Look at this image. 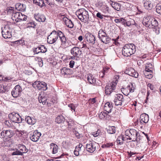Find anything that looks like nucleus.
<instances>
[{
	"label": "nucleus",
	"mask_w": 161,
	"mask_h": 161,
	"mask_svg": "<svg viewBox=\"0 0 161 161\" xmlns=\"http://www.w3.org/2000/svg\"><path fill=\"white\" fill-rule=\"evenodd\" d=\"M113 103L111 102H106L104 105V110L108 113H111L113 108Z\"/></svg>",
	"instance_id": "nucleus-21"
},
{
	"label": "nucleus",
	"mask_w": 161,
	"mask_h": 161,
	"mask_svg": "<svg viewBox=\"0 0 161 161\" xmlns=\"http://www.w3.org/2000/svg\"><path fill=\"white\" fill-rule=\"evenodd\" d=\"M100 9L103 12H106L108 11V7L105 5L103 4Z\"/></svg>",
	"instance_id": "nucleus-52"
},
{
	"label": "nucleus",
	"mask_w": 161,
	"mask_h": 161,
	"mask_svg": "<svg viewBox=\"0 0 161 161\" xmlns=\"http://www.w3.org/2000/svg\"><path fill=\"white\" fill-rule=\"evenodd\" d=\"M149 120V116L146 113L142 114L141 115L139 119H137L134 124L135 126H140V127L142 128L143 126L145 125L148 122Z\"/></svg>",
	"instance_id": "nucleus-2"
},
{
	"label": "nucleus",
	"mask_w": 161,
	"mask_h": 161,
	"mask_svg": "<svg viewBox=\"0 0 161 161\" xmlns=\"http://www.w3.org/2000/svg\"><path fill=\"white\" fill-rule=\"evenodd\" d=\"M17 147L18 150L23 153V154L24 153H27L28 151V150L26 148L25 146L22 144H18Z\"/></svg>",
	"instance_id": "nucleus-28"
},
{
	"label": "nucleus",
	"mask_w": 161,
	"mask_h": 161,
	"mask_svg": "<svg viewBox=\"0 0 161 161\" xmlns=\"http://www.w3.org/2000/svg\"><path fill=\"white\" fill-rule=\"evenodd\" d=\"M32 86L38 90L46 91L47 89V84L43 81H36L32 84Z\"/></svg>",
	"instance_id": "nucleus-5"
},
{
	"label": "nucleus",
	"mask_w": 161,
	"mask_h": 161,
	"mask_svg": "<svg viewBox=\"0 0 161 161\" xmlns=\"http://www.w3.org/2000/svg\"><path fill=\"white\" fill-rule=\"evenodd\" d=\"M133 68L132 67H129L128 68H127L126 70L125 71V73L127 74L128 75L130 76L131 74V72H132L133 71Z\"/></svg>",
	"instance_id": "nucleus-50"
},
{
	"label": "nucleus",
	"mask_w": 161,
	"mask_h": 161,
	"mask_svg": "<svg viewBox=\"0 0 161 161\" xmlns=\"http://www.w3.org/2000/svg\"><path fill=\"white\" fill-rule=\"evenodd\" d=\"M15 7V8L19 11L24 12L25 10L26 5L25 4L18 3L16 4Z\"/></svg>",
	"instance_id": "nucleus-26"
},
{
	"label": "nucleus",
	"mask_w": 161,
	"mask_h": 161,
	"mask_svg": "<svg viewBox=\"0 0 161 161\" xmlns=\"http://www.w3.org/2000/svg\"><path fill=\"white\" fill-rule=\"evenodd\" d=\"M98 147V145L96 143L90 142L86 145V151L90 153H93L96 150L97 147Z\"/></svg>",
	"instance_id": "nucleus-12"
},
{
	"label": "nucleus",
	"mask_w": 161,
	"mask_h": 161,
	"mask_svg": "<svg viewBox=\"0 0 161 161\" xmlns=\"http://www.w3.org/2000/svg\"><path fill=\"white\" fill-rule=\"evenodd\" d=\"M152 16L150 15L144 17L143 19L142 23L143 25L147 27L151 28L150 24L151 23V20Z\"/></svg>",
	"instance_id": "nucleus-17"
},
{
	"label": "nucleus",
	"mask_w": 161,
	"mask_h": 161,
	"mask_svg": "<svg viewBox=\"0 0 161 161\" xmlns=\"http://www.w3.org/2000/svg\"><path fill=\"white\" fill-rule=\"evenodd\" d=\"M109 3L112 7L114 9L118 11L120 10L121 6V4L112 0H110Z\"/></svg>",
	"instance_id": "nucleus-24"
},
{
	"label": "nucleus",
	"mask_w": 161,
	"mask_h": 161,
	"mask_svg": "<svg viewBox=\"0 0 161 161\" xmlns=\"http://www.w3.org/2000/svg\"><path fill=\"white\" fill-rule=\"evenodd\" d=\"M61 43V45L63 44H65L66 43L67 39L66 37L65 36H64L61 38H60Z\"/></svg>",
	"instance_id": "nucleus-58"
},
{
	"label": "nucleus",
	"mask_w": 161,
	"mask_h": 161,
	"mask_svg": "<svg viewBox=\"0 0 161 161\" xmlns=\"http://www.w3.org/2000/svg\"><path fill=\"white\" fill-rule=\"evenodd\" d=\"M111 71L109 67L108 66L103 67V69L100 72V77L102 78L105 77V75H107V74Z\"/></svg>",
	"instance_id": "nucleus-19"
},
{
	"label": "nucleus",
	"mask_w": 161,
	"mask_h": 161,
	"mask_svg": "<svg viewBox=\"0 0 161 161\" xmlns=\"http://www.w3.org/2000/svg\"><path fill=\"white\" fill-rule=\"evenodd\" d=\"M107 132L109 134H114L116 131V128L115 126H109L106 128Z\"/></svg>",
	"instance_id": "nucleus-34"
},
{
	"label": "nucleus",
	"mask_w": 161,
	"mask_h": 161,
	"mask_svg": "<svg viewBox=\"0 0 161 161\" xmlns=\"http://www.w3.org/2000/svg\"><path fill=\"white\" fill-rule=\"evenodd\" d=\"M116 85L112 81L110 83H107L105 87V92L106 95H109L114 91L116 89Z\"/></svg>",
	"instance_id": "nucleus-7"
},
{
	"label": "nucleus",
	"mask_w": 161,
	"mask_h": 161,
	"mask_svg": "<svg viewBox=\"0 0 161 161\" xmlns=\"http://www.w3.org/2000/svg\"><path fill=\"white\" fill-rule=\"evenodd\" d=\"M21 87L19 85L15 86L11 92L12 96L14 98H17L21 96L22 91Z\"/></svg>",
	"instance_id": "nucleus-8"
},
{
	"label": "nucleus",
	"mask_w": 161,
	"mask_h": 161,
	"mask_svg": "<svg viewBox=\"0 0 161 161\" xmlns=\"http://www.w3.org/2000/svg\"><path fill=\"white\" fill-rule=\"evenodd\" d=\"M34 55L38 54L39 53H45L47 51V48L45 46L40 45L37 47H34L32 49Z\"/></svg>",
	"instance_id": "nucleus-9"
},
{
	"label": "nucleus",
	"mask_w": 161,
	"mask_h": 161,
	"mask_svg": "<svg viewBox=\"0 0 161 161\" xmlns=\"http://www.w3.org/2000/svg\"><path fill=\"white\" fill-rule=\"evenodd\" d=\"M12 150L14 151V152L11 153V155L12 156L14 155H20V156H23V153H22L18 149V148H12Z\"/></svg>",
	"instance_id": "nucleus-38"
},
{
	"label": "nucleus",
	"mask_w": 161,
	"mask_h": 161,
	"mask_svg": "<svg viewBox=\"0 0 161 161\" xmlns=\"http://www.w3.org/2000/svg\"><path fill=\"white\" fill-rule=\"evenodd\" d=\"M57 34L58 35V37H59V38L65 36L64 34L63 33L62 31L60 30H58L57 31Z\"/></svg>",
	"instance_id": "nucleus-61"
},
{
	"label": "nucleus",
	"mask_w": 161,
	"mask_h": 161,
	"mask_svg": "<svg viewBox=\"0 0 161 161\" xmlns=\"http://www.w3.org/2000/svg\"><path fill=\"white\" fill-rule=\"evenodd\" d=\"M114 102L116 106L121 105L122 103L124 101L123 95L121 94H116L114 96Z\"/></svg>",
	"instance_id": "nucleus-11"
},
{
	"label": "nucleus",
	"mask_w": 161,
	"mask_h": 161,
	"mask_svg": "<svg viewBox=\"0 0 161 161\" xmlns=\"http://www.w3.org/2000/svg\"><path fill=\"white\" fill-rule=\"evenodd\" d=\"M121 91L125 95L127 96L129 95V93H128V89L127 88V87H124L123 86L121 89Z\"/></svg>",
	"instance_id": "nucleus-47"
},
{
	"label": "nucleus",
	"mask_w": 161,
	"mask_h": 161,
	"mask_svg": "<svg viewBox=\"0 0 161 161\" xmlns=\"http://www.w3.org/2000/svg\"><path fill=\"white\" fill-rule=\"evenodd\" d=\"M14 134L15 132L14 130H3L0 133V138L8 140L10 139Z\"/></svg>",
	"instance_id": "nucleus-4"
},
{
	"label": "nucleus",
	"mask_w": 161,
	"mask_h": 161,
	"mask_svg": "<svg viewBox=\"0 0 161 161\" xmlns=\"http://www.w3.org/2000/svg\"><path fill=\"white\" fill-rule=\"evenodd\" d=\"M66 119L64 116L62 114L58 115L55 119V122L58 124L64 123Z\"/></svg>",
	"instance_id": "nucleus-22"
},
{
	"label": "nucleus",
	"mask_w": 161,
	"mask_h": 161,
	"mask_svg": "<svg viewBox=\"0 0 161 161\" xmlns=\"http://www.w3.org/2000/svg\"><path fill=\"white\" fill-rule=\"evenodd\" d=\"M100 132L101 131L98 129L97 131L93 132L92 133V135H93L94 137H97L99 135Z\"/></svg>",
	"instance_id": "nucleus-64"
},
{
	"label": "nucleus",
	"mask_w": 161,
	"mask_h": 161,
	"mask_svg": "<svg viewBox=\"0 0 161 161\" xmlns=\"http://www.w3.org/2000/svg\"><path fill=\"white\" fill-rule=\"evenodd\" d=\"M70 52L73 56H74L77 58H79L82 53L81 50L77 47H75L71 48Z\"/></svg>",
	"instance_id": "nucleus-15"
},
{
	"label": "nucleus",
	"mask_w": 161,
	"mask_h": 161,
	"mask_svg": "<svg viewBox=\"0 0 161 161\" xmlns=\"http://www.w3.org/2000/svg\"><path fill=\"white\" fill-rule=\"evenodd\" d=\"M150 26L155 27L158 26V22L155 18L152 16Z\"/></svg>",
	"instance_id": "nucleus-39"
},
{
	"label": "nucleus",
	"mask_w": 161,
	"mask_h": 161,
	"mask_svg": "<svg viewBox=\"0 0 161 161\" xmlns=\"http://www.w3.org/2000/svg\"><path fill=\"white\" fill-rule=\"evenodd\" d=\"M37 25V23H36L35 21H32L31 22H30L27 24V28L31 27L33 28H36V27Z\"/></svg>",
	"instance_id": "nucleus-44"
},
{
	"label": "nucleus",
	"mask_w": 161,
	"mask_h": 161,
	"mask_svg": "<svg viewBox=\"0 0 161 161\" xmlns=\"http://www.w3.org/2000/svg\"><path fill=\"white\" fill-rule=\"evenodd\" d=\"M144 6L146 9L151 10L153 8V5L151 1L146 0L144 3Z\"/></svg>",
	"instance_id": "nucleus-30"
},
{
	"label": "nucleus",
	"mask_w": 161,
	"mask_h": 161,
	"mask_svg": "<svg viewBox=\"0 0 161 161\" xmlns=\"http://www.w3.org/2000/svg\"><path fill=\"white\" fill-rule=\"evenodd\" d=\"M34 16L36 20L39 22H44L46 19L45 16L43 14H34Z\"/></svg>",
	"instance_id": "nucleus-20"
},
{
	"label": "nucleus",
	"mask_w": 161,
	"mask_h": 161,
	"mask_svg": "<svg viewBox=\"0 0 161 161\" xmlns=\"http://www.w3.org/2000/svg\"><path fill=\"white\" fill-rule=\"evenodd\" d=\"M143 73L146 78L150 79L153 77V71L152 73L149 72L143 71Z\"/></svg>",
	"instance_id": "nucleus-41"
},
{
	"label": "nucleus",
	"mask_w": 161,
	"mask_h": 161,
	"mask_svg": "<svg viewBox=\"0 0 161 161\" xmlns=\"http://www.w3.org/2000/svg\"><path fill=\"white\" fill-rule=\"evenodd\" d=\"M76 14L79 19L82 22H87L89 20L88 12L84 8L78 10L76 12Z\"/></svg>",
	"instance_id": "nucleus-3"
},
{
	"label": "nucleus",
	"mask_w": 161,
	"mask_h": 161,
	"mask_svg": "<svg viewBox=\"0 0 161 161\" xmlns=\"http://www.w3.org/2000/svg\"><path fill=\"white\" fill-rule=\"evenodd\" d=\"M106 34H107L106 33V31L105 30H103L102 29L100 30L98 32V36H97L98 37H101V36L104 35H106Z\"/></svg>",
	"instance_id": "nucleus-51"
},
{
	"label": "nucleus",
	"mask_w": 161,
	"mask_h": 161,
	"mask_svg": "<svg viewBox=\"0 0 161 161\" xmlns=\"http://www.w3.org/2000/svg\"><path fill=\"white\" fill-rule=\"evenodd\" d=\"M6 143L7 146H10L12 144V141L11 139H9L8 140H6Z\"/></svg>",
	"instance_id": "nucleus-63"
},
{
	"label": "nucleus",
	"mask_w": 161,
	"mask_h": 161,
	"mask_svg": "<svg viewBox=\"0 0 161 161\" xmlns=\"http://www.w3.org/2000/svg\"><path fill=\"white\" fill-rule=\"evenodd\" d=\"M136 51V46L133 44H126L123 47L122 53L123 55L126 57L130 56L134 54Z\"/></svg>",
	"instance_id": "nucleus-1"
},
{
	"label": "nucleus",
	"mask_w": 161,
	"mask_h": 161,
	"mask_svg": "<svg viewBox=\"0 0 161 161\" xmlns=\"http://www.w3.org/2000/svg\"><path fill=\"white\" fill-rule=\"evenodd\" d=\"M95 40L96 38L94 36L89 32V37L87 42L93 44H94Z\"/></svg>",
	"instance_id": "nucleus-40"
},
{
	"label": "nucleus",
	"mask_w": 161,
	"mask_h": 161,
	"mask_svg": "<svg viewBox=\"0 0 161 161\" xmlns=\"http://www.w3.org/2000/svg\"><path fill=\"white\" fill-rule=\"evenodd\" d=\"M27 16L24 14H23L21 13L16 12L12 14V19H15L16 22H21L22 21H26Z\"/></svg>",
	"instance_id": "nucleus-6"
},
{
	"label": "nucleus",
	"mask_w": 161,
	"mask_h": 161,
	"mask_svg": "<svg viewBox=\"0 0 161 161\" xmlns=\"http://www.w3.org/2000/svg\"><path fill=\"white\" fill-rule=\"evenodd\" d=\"M98 38L102 42L105 44L109 43L111 40V38L107 34H106V35H104L101 36V37H98Z\"/></svg>",
	"instance_id": "nucleus-18"
},
{
	"label": "nucleus",
	"mask_w": 161,
	"mask_h": 161,
	"mask_svg": "<svg viewBox=\"0 0 161 161\" xmlns=\"http://www.w3.org/2000/svg\"><path fill=\"white\" fill-rule=\"evenodd\" d=\"M60 71L61 75L63 76H70L74 73V71L73 69L66 67L61 69Z\"/></svg>",
	"instance_id": "nucleus-14"
},
{
	"label": "nucleus",
	"mask_w": 161,
	"mask_h": 161,
	"mask_svg": "<svg viewBox=\"0 0 161 161\" xmlns=\"http://www.w3.org/2000/svg\"><path fill=\"white\" fill-rule=\"evenodd\" d=\"M50 35L53 38L55 39V41L56 42L58 38V35L57 34V31L55 30H53L52 32L50 33Z\"/></svg>",
	"instance_id": "nucleus-43"
},
{
	"label": "nucleus",
	"mask_w": 161,
	"mask_h": 161,
	"mask_svg": "<svg viewBox=\"0 0 161 161\" xmlns=\"http://www.w3.org/2000/svg\"><path fill=\"white\" fill-rule=\"evenodd\" d=\"M144 137L141 136L139 133V132L138 133V135L136 136V138H135L134 139L135 140H133L132 141H136L137 142L136 145H137L141 142H142V139Z\"/></svg>",
	"instance_id": "nucleus-36"
},
{
	"label": "nucleus",
	"mask_w": 161,
	"mask_h": 161,
	"mask_svg": "<svg viewBox=\"0 0 161 161\" xmlns=\"http://www.w3.org/2000/svg\"><path fill=\"white\" fill-rule=\"evenodd\" d=\"M156 9L157 13L161 14V4H157L156 6Z\"/></svg>",
	"instance_id": "nucleus-49"
},
{
	"label": "nucleus",
	"mask_w": 161,
	"mask_h": 161,
	"mask_svg": "<svg viewBox=\"0 0 161 161\" xmlns=\"http://www.w3.org/2000/svg\"><path fill=\"white\" fill-rule=\"evenodd\" d=\"M120 114L118 110H115L114 113L112 114V117H114L115 119H119L120 117Z\"/></svg>",
	"instance_id": "nucleus-48"
},
{
	"label": "nucleus",
	"mask_w": 161,
	"mask_h": 161,
	"mask_svg": "<svg viewBox=\"0 0 161 161\" xmlns=\"http://www.w3.org/2000/svg\"><path fill=\"white\" fill-rule=\"evenodd\" d=\"M152 28L153 29V31L155 32L156 34L158 35L159 33V28L158 26L155 27H152Z\"/></svg>",
	"instance_id": "nucleus-56"
},
{
	"label": "nucleus",
	"mask_w": 161,
	"mask_h": 161,
	"mask_svg": "<svg viewBox=\"0 0 161 161\" xmlns=\"http://www.w3.org/2000/svg\"><path fill=\"white\" fill-rule=\"evenodd\" d=\"M127 87L129 91V93L133 92L136 89V85L134 83H129Z\"/></svg>",
	"instance_id": "nucleus-33"
},
{
	"label": "nucleus",
	"mask_w": 161,
	"mask_h": 161,
	"mask_svg": "<svg viewBox=\"0 0 161 161\" xmlns=\"http://www.w3.org/2000/svg\"><path fill=\"white\" fill-rule=\"evenodd\" d=\"M25 121L29 125H34L36 122V120L29 116H25Z\"/></svg>",
	"instance_id": "nucleus-31"
},
{
	"label": "nucleus",
	"mask_w": 161,
	"mask_h": 161,
	"mask_svg": "<svg viewBox=\"0 0 161 161\" xmlns=\"http://www.w3.org/2000/svg\"><path fill=\"white\" fill-rule=\"evenodd\" d=\"M68 107L70 108V109L71 111H74L75 112L76 107L75 104L73 103H70L69 104H68Z\"/></svg>",
	"instance_id": "nucleus-57"
},
{
	"label": "nucleus",
	"mask_w": 161,
	"mask_h": 161,
	"mask_svg": "<svg viewBox=\"0 0 161 161\" xmlns=\"http://www.w3.org/2000/svg\"><path fill=\"white\" fill-rule=\"evenodd\" d=\"M41 135L42 134L40 132L36 130L30 134V138L32 141L36 142L38 140Z\"/></svg>",
	"instance_id": "nucleus-10"
},
{
	"label": "nucleus",
	"mask_w": 161,
	"mask_h": 161,
	"mask_svg": "<svg viewBox=\"0 0 161 161\" xmlns=\"http://www.w3.org/2000/svg\"><path fill=\"white\" fill-rule=\"evenodd\" d=\"M2 34L3 37L5 39L10 38L12 37V34L9 31V29L4 27L3 29H2Z\"/></svg>",
	"instance_id": "nucleus-16"
},
{
	"label": "nucleus",
	"mask_w": 161,
	"mask_h": 161,
	"mask_svg": "<svg viewBox=\"0 0 161 161\" xmlns=\"http://www.w3.org/2000/svg\"><path fill=\"white\" fill-rule=\"evenodd\" d=\"M116 142L117 146L121 145L124 143V135L121 134L117 138Z\"/></svg>",
	"instance_id": "nucleus-32"
},
{
	"label": "nucleus",
	"mask_w": 161,
	"mask_h": 161,
	"mask_svg": "<svg viewBox=\"0 0 161 161\" xmlns=\"http://www.w3.org/2000/svg\"><path fill=\"white\" fill-rule=\"evenodd\" d=\"M47 42L48 43L50 44H53L55 43V39H54V38H53L50 35V34L49 35L47 38Z\"/></svg>",
	"instance_id": "nucleus-46"
},
{
	"label": "nucleus",
	"mask_w": 161,
	"mask_h": 161,
	"mask_svg": "<svg viewBox=\"0 0 161 161\" xmlns=\"http://www.w3.org/2000/svg\"><path fill=\"white\" fill-rule=\"evenodd\" d=\"M131 74L130 76L134 77L135 78H137L138 76V73L134 69L132 72H131Z\"/></svg>",
	"instance_id": "nucleus-53"
},
{
	"label": "nucleus",
	"mask_w": 161,
	"mask_h": 161,
	"mask_svg": "<svg viewBox=\"0 0 161 161\" xmlns=\"http://www.w3.org/2000/svg\"><path fill=\"white\" fill-rule=\"evenodd\" d=\"M154 69V66L153 62L151 63H147L146 64L145 69L143 71L152 73Z\"/></svg>",
	"instance_id": "nucleus-23"
},
{
	"label": "nucleus",
	"mask_w": 161,
	"mask_h": 161,
	"mask_svg": "<svg viewBox=\"0 0 161 161\" xmlns=\"http://www.w3.org/2000/svg\"><path fill=\"white\" fill-rule=\"evenodd\" d=\"M87 79L90 84H94L96 82V79L93 75H90L87 77Z\"/></svg>",
	"instance_id": "nucleus-37"
},
{
	"label": "nucleus",
	"mask_w": 161,
	"mask_h": 161,
	"mask_svg": "<svg viewBox=\"0 0 161 161\" xmlns=\"http://www.w3.org/2000/svg\"><path fill=\"white\" fill-rule=\"evenodd\" d=\"M33 2L34 3L38 5L41 8L46 6L43 0H33Z\"/></svg>",
	"instance_id": "nucleus-35"
},
{
	"label": "nucleus",
	"mask_w": 161,
	"mask_h": 161,
	"mask_svg": "<svg viewBox=\"0 0 161 161\" xmlns=\"http://www.w3.org/2000/svg\"><path fill=\"white\" fill-rule=\"evenodd\" d=\"M125 19L123 18L120 17L119 18H116L114 20V21L117 24L121 23L124 25L125 23Z\"/></svg>",
	"instance_id": "nucleus-42"
},
{
	"label": "nucleus",
	"mask_w": 161,
	"mask_h": 161,
	"mask_svg": "<svg viewBox=\"0 0 161 161\" xmlns=\"http://www.w3.org/2000/svg\"><path fill=\"white\" fill-rule=\"evenodd\" d=\"M97 18H99L100 19H102L103 18V16L105 17V15H103L100 12H97L95 15Z\"/></svg>",
	"instance_id": "nucleus-62"
},
{
	"label": "nucleus",
	"mask_w": 161,
	"mask_h": 161,
	"mask_svg": "<svg viewBox=\"0 0 161 161\" xmlns=\"http://www.w3.org/2000/svg\"><path fill=\"white\" fill-rule=\"evenodd\" d=\"M8 118L13 122L18 123L20 121V116L18 113L13 112L8 114Z\"/></svg>",
	"instance_id": "nucleus-13"
},
{
	"label": "nucleus",
	"mask_w": 161,
	"mask_h": 161,
	"mask_svg": "<svg viewBox=\"0 0 161 161\" xmlns=\"http://www.w3.org/2000/svg\"><path fill=\"white\" fill-rule=\"evenodd\" d=\"M63 19L64 22L66 25L68 27L72 28L74 26V24L73 22L66 17H64Z\"/></svg>",
	"instance_id": "nucleus-25"
},
{
	"label": "nucleus",
	"mask_w": 161,
	"mask_h": 161,
	"mask_svg": "<svg viewBox=\"0 0 161 161\" xmlns=\"http://www.w3.org/2000/svg\"><path fill=\"white\" fill-rule=\"evenodd\" d=\"M114 145V142L106 143L105 144H104L102 145L101 147L103 148H110L112 147Z\"/></svg>",
	"instance_id": "nucleus-45"
},
{
	"label": "nucleus",
	"mask_w": 161,
	"mask_h": 161,
	"mask_svg": "<svg viewBox=\"0 0 161 161\" xmlns=\"http://www.w3.org/2000/svg\"><path fill=\"white\" fill-rule=\"evenodd\" d=\"M132 25H135L136 26H137V24L136 23L135 20L133 19H130L128 21L125 19V23L124 25L125 27H129Z\"/></svg>",
	"instance_id": "nucleus-29"
},
{
	"label": "nucleus",
	"mask_w": 161,
	"mask_h": 161,
	"mask_svg": "<svg viewBox=\"0 0 161 161\" xmlns=\"http://www.w3.org/2000/svg\"><path fill=\"white\" fill-rule=\"evenodd\" d=\"M130 136H129V140H131L133 138L134 140L136 136L138 135L139 132H137L136 130L134 129H130Z\"/></svg>",
	"instance_id": "nucleus-27"
},
{
	"label": "nucleus",
	"mask_w": 161,
	"mask_h": 161,
	"mask_svg": "<svg viewBox=\"0 0 161 161\" xmlns=\"http://www.w3.org/2000/svg\"><path fill=\"white\" fill-rule=\"evenodd\" d=\"M18 42V45H21L22 46L25 44V41L22 39H21L17 40Z\"/></svg>",
	"instance_id": "nucleus-60"
},
{
	"label": "nucleus",
	"mask_w": 161,
	"mask_h": 161,
	"mask_svg": "<svg viewBox=\"0 0 161 161\" xmlns=\"http://www.w3.org/2000/svg\"><path fill=\"white\" fill-rule=\"evenodd\" d=\"M70 42L73 45H75L78 43V41L75 37H73L71 39Z\"/></svg>",
	"instance_id": "nucleus-55"
},
{
	"label": "nucleus",
	"mask_w": 161,
	"mask_h": 161,
	"mask_svg": "<svg viewBox=\"0 0 161 161\" xmlns=\"http://www.w3.org/2000/svg\"><path fill=\"white\" fill-rule=\"evenodd\" d=\"M119 75H117L116 73L114 77V80L113 81H114V83L116 85L118 82V80L119 79Z\"/></svg>",
	"instance_id": "nucleus-54"
},
{
	"label": "nucleus",
	"mask_w": 161,
	"mask_h": 161,
	"mask_svg": "<svg viewBox=\"0 0 161 161\" xmlns=\"http://www.w3.org/2000/svg\"><path fill=\"white\" fill-rule=\"evenodd\" d=\"M65 121L67 124L68 128H71V127L74 125V122L71 120L68 121L66 120Z\"/></svg>",
	"instance_id": "nucleus-59"
}]
</instances>
